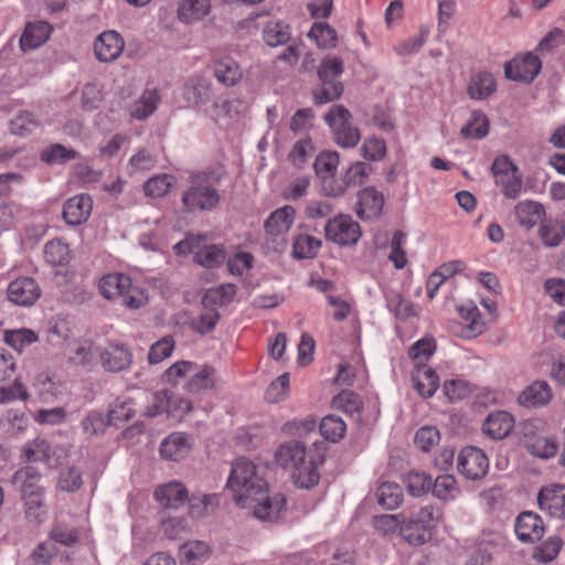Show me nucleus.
<instances>
[{"label":"nucleus","mask_w":565,"mask_h":565,"mask_svg":"<svg viewBox=\"0 0 565 565\" xmlns=\"http://www.w3.org/2000/svg\"><path fill=\"white\" fill-rule=\"evenodd\" d=\"M226 487L233 493L236 505L245 508L250 499H257V495L264 494L267 482L252 460L241 457L232 463Z\"/></svg>","instance_id":"f257e3e1"},{"label":"nucleus","mask_w":565,"mask_h":565,"mask_svg":"<svg viewBox=\"0 0 565 565\" xmlns=\"http://www.w3.org/2000/svg\"><path fill=\"white\" fill-rule=\"evenodd\" d=\"M102 296L109 300H120L130 309H138L146 305L148 296L143 289L134 286L131 278L121 273L104 275L98 282Z\"/></svg>","instance_id":"f03ea898"},{"label":"nucleus","mask_w":565,"mask_h":565,"mask_svg":"<svg viewBox=\"0 0 565 565\" xmlns=\"http://www.w3.org/2000/svg\"><path fill=\"white\" fill-rule=\"evenodd\" d=\"M220 179L212 173H203L192 179L191 186L183 193L182 203L188 212L212 211L220 202L216 189Z\"/></svg>","instance_id":"7ed1b4c3"},{"label":"nucleus","mask_w":565,"mask_h":565,"mask_svg":"<svg viewBox=\"0 0 565 565\" xmlns=\"http://www.w3.org/2000/svg\"><path fill=\"white\" fill-rule=\"evenodd\" d=\"M344 71L342 58L326 56L318 68L320 85L313 89L315 103L327 104L338 99L343 93V85L339 79Z\"/></svg>","instance_id":"20e7f679"},{"label":"nucleus","mask_w":565,"mask_h":565,"mask_svg":"<svg viewBox=\"0 0 565 565\" xmlns=\"http://www.w3.org/2000/svg\"><path fill=\"white\" fill-rule=\"evenodd\" d=\"M441 519V512L433 504L425 505L409 520L403 522L401 535L411 545L419 546L428 542Z\"/></svg>","instance_id":"39448f33"},{"label":"nucleus","mask_w":565,"mask_h":565,"mask_svg":"<svg viewBox=\"0 0 565 565\" xmlns=\"http://www.w3.org/2000/svg\"><path fill=\"white\" fill-rule=\"evenodd\" d=\"M324 121L330 127L334 142L341 148H354L361 132L352 122L351 113L343 105H333L324 115Z\"/></svg>","instance_id":"423d86ee"},{"label":"nucleus","mask_w":565,"mask_h":565,"mask_svg":"<svg viewBox=\"0 0 565 565\" xmlns=\"http://www.w3.org/2000/svg\"><path fill=\"white\" fill-rule=\"evenodd\" d=\"M324 232L326 238L339 246H353L362 236L360 224L345 214L329 220Z\"/></svg>","instance_id":"0eeeda50"},{"label":"nucleus","mask_w":565,"mask_h":565,"mask_svg":"<svg viewBox=\"0 0 565 565\" xmlns=\"http://www.w3.org/2000/svg\"><path fill=\"white\" fill-rule=\"evenodd\" d=\"M296 211L290 205H285L273 212L265 222L267 241L274 244V249L279 250L287 244V234L294 223Z\"/></svg>","instance_id":"6e6552de"},{"label":"nucleus","mask_w":565,"mask_h":565,"mask_svg":"<svg viewBox=\"0 0 565 565\" xmlns=\"http://www.w3.org/2000/svg\"><path fill=\"white\" fill-rule=\"evenodd\" d=\"M457 469L466 479L480 480L488 473L489 459L480 448L465 447L458 455Z\"/></svg>","instance_id":"1a4fd4ad"},{"label":"nucleus","mask_w":565,"mask_h":565,"mask_svg":"<svg viewBox=\"0 0 565 565\" xmlns=\"http://www.w3.org/2000/svg\"><path fill=\"white\" fill-rule=\"evenodd\" d=\"M542 62L537 55L532 52H526L518 55L504 65V73L507 78L531 83L540 73Z\"/></svg>","instance_id":"9d476101"},{"label":"nucleus","mask_w":565,"mask_h":565,"mask_svg":"<svg viewBox=\"0 0 565 565\" xmlns=\"http://www.w3.org/2000/svg\"><path fill=\"white\" fill-rule=\"evenodd\" d=\"M41 288L32 277L22 276L10 281L7 288L8 300L17 306L29 307L41 297Z\"/></svg>","instance_id":"9b49d317"},{"label":"nucleus","mask_w":565,"mask_h":565,"mask_svg":"<svg viewBox=\"0 0 565 565\" xmlns=\"http://www.w3.org/2000/svg\"><path fill=\"white\" fill-rule=\"evenodd\" d=\"M285 505V497L281 493L268 494L267 488L263 495H257V499H250L247 509H253V513L258 520L275 522L279 519Z\"/></svg>","instance_id":"f8f14e48"},{"label":"nucleus","mask_w":565,"mask_h":565,"mask_svg":"<svg viewBox=\"0 0 565 565\" xmlns=\"http://www.w3.org/2000/svg\"><path fill=\"white\" fill-rule=\"evenodd\" d=\"M384 203V194L373 186H367L359 191L354 212L362 221L376 220L382 214Z\"/></svg>","instance_id":"ddd939ff"},{"label":"nucleus","mask_w":565,"mask_h":565,"mask_svg":"<svg viewBox=\"0 0 565 565\" xmlns=\"http://www.w3.org/2000/svg\"><path fill=\"white\" fill-rule=\"evenodd\" d=\"M540 509L551 518L565 519V484L543 487L537 495Z\"/></svg>","instance_id":"4468645a"},{"label":"nucleus","mask_w":565,"mask_h":565,"mask_svg":"<svg viewBox=\"0 0 565 565\" xmlns=\"http://www.w3.org/2000/svg\"><path fill=\"white\" fill-rule=\"evenodd\" d=\"M212 68L216 81L226 87L236 86L243 79L241 65L228 55L215 56L212 61Z\"/></svg>","instance_id":"2eb2a0df"},{"label":"nucleus","mask_w":565,"mask_h":565,"mask_svg":"<svg viewBox=\"0 0 565 565\" xmlns=\"http://www.w3.org/2000/svg\"><path fill=\"white\" fill-rule=\"evenodd\" d=\"M124 47V39L116 31H105L94 42V52L97 60L105 63L117 60Z\"/></svg>","instance_id":"dca6fc26"},{"label":"nucleus","mask_w":565,"mask_h":565,"mask_svg":"<svg viewBox=\"0 0 565 565\" xmlns=\"http://www.w3.org/2000/svg\"><path fill=\"white\" fill-rule=\"evenodd\" d=\"M44 489L26 486L23 489V507L25 519L35 524L42 523L46 518Z\"/></svg>","instance_id":"f3484780"},{"label":"nucleus","mask_w":565,"mask_h":565,"mask_svg":"<svg viewBox=\"0 0 565 565\" xmlns=\"http://www.w3.org/2000/svg\"><path fill=\"white\" fill-rule=\"evenodd\" d=\"M212 89L213 85L209 78L194 74L184 83L183 98L188 106L203 105L210 100Z\"/></svg>","instance_id":"a211bd4d"},{"label":"nucleus","mask_w":565,"mask_h":565,"mask_svg":"<svg viewBox=\"0 0 565 565\" xmlns=\"http://www.w3.org/2000/svg\"><path fill=\"white\" fill-rule=\"evenodd\" d=\"M92 211V198L88 194H77L64 203L63 217L70 225H81L88 220Z\"/></svg>","instance_id":"6ab92c4d"},{"label":"nucleus","mask_w":565,"mask_h":565,"mask_svg":"<svg viewBox=\"0 0 565 565\" xmlns=\"http://www.w3.org/2000/svg\"><path fill=\"white\" fill-rule=\"evenodd\" d=\"M518 539L524 543L539 541L544 534V523L541 516L534 512H522L514 526Z\"/></svg>","instance_id":"aec40b11"},{"label":"nucleus","mask_w":565,"mask_h":565,"mask_svg":"<svg viewBox=\"0 0 565 565\" xmlns=\"http://www.w3.org/2000/svg\"><path fill=\"white\" fill-rule=\"evenodd\" d=\"M153 497L163 508H178L189 499L186 488L182 482L170 481L156 488Z\"/></svg>","instance_id":"412c9836"},{"label":"nucleus","mask_w":565,"mask_h":565,"mask_svg":"<svg viewBox=\"0 0 565 565\" xmlns=\"http://www.w3.org/2000/svg\"><path fill=\"white\" fill-rule=\"evenodd\" d=\"M275 460L278 466L292 472L306 460V448L297 440L284 443L276 450Z\"/></svg>","instance_id":"4be33fe9"},{"label":"nucleus","mask_w":565,"mask_h":565,"mask_svg":"<svg viewBox=\"0 0 565 565\" xmlns=\"http://www.w3.org/2000/svg\"><path fill=\"white\" fill-rule=\"evenodd\" d=\"M514 428V418L504 411L488 415L482 424V431L492 439L505 438Z\"/></svg>","instance_id":"5701e85b"},{"label":"nucleus","mask_w":565,"mask_h":565,"mask_svg":"<svg viewBox=\"0 0 565 565\" xmlns=\"http://www.w3.org/2000/svg\"><path fill=\"white\" fill-rule=\"evenodd\" d=\"M212 554L210 544L202 540H190L179 547L178 557L181 565H201Z\"/></svg>","instance_id":"b1692460"},{"label":"nucleus","mask_w":565,"mask_h":565,"mask_svg":"<svg viewBox=\"0 0 565 565\" xmlns=\"http://www.w3.org/2000/svg\"><path fill=\"white\" fill-rule=\"evenodd\" d=\"M100 360L107 371L119 372L131 364L132 354L126 345L111 343L100 353Z\"/></svg>","instance_id":"393cba45"},{"label":"nucleus","mask_w":565,"mask_h":565,"mask_svg":"<svg viewBox=\"0 0 565 565\" xmlns=\"http://www.w3.org/2000/svg\"><path fill=\"white\" fill-rule=\"evenodd\" d=\"M191 445L183 433H172L160 445L161 457L171 461L182 460L189 455Z\"/></svg>","instance_id":"a878e982"},{"label":"nucleus","mask_w":565,"mask_h":565,"mask_svg":"<svg viewBox=\"0 0 565 565\" xmlns=\"http://www.w3.org/2000/svg\"><path fill=\"white\" fill-rule=\"evenodd\" d=\"M552 399V390L547 382L535 381L525 387L518 397L520 405L524 407L544 406Z\"/></svg>","instance_id":"bb28decb"},{"label":"nucleus","mask_w":565,"mask_h":565,"mask_svg":"<svg viewBox=\"0 0 565 565\" xmlns=\"http://www.w3.org/2000/svg\"><path fill=\"white\" fill-rule=\"evenodd\" d=\"M52 32L49 22L38 21L26 24L24 32L20 39V46L23 51L33 50L44 44Z\"/></svg>","instance_id":"cd10ccee"},{"label":"nucleus","mask_w":565,"mask_h":565,"mask_svg":"<svg viewBox=\"0 0 565 565\" xmlns=\"http://www.w3.org/2000/svg\"><path fill=\"white\" fill-rule=\"evenodd\" d=\"M415 390L422 397H430L439 387V377L435 370L427 365H416L412 374Z\"/></svg>","instance_id":"c85d7f7f"},{"label":"nucleus","mask_w":565,"mask_h":565,"mask_svg":"<svg viewBox=\"0 0 565 565\" xmlns=\"http://www.w3.org/2000/svg\"><path fill=\"white\" fill-rule=\"evenodd\" d=\"M458 312L463 321V337L475 338L484 331V321L481 317L478 307L475 303L469 302L459 306Z\"/></svg>","instance_id":"c756f323"},{"label":"nucleus","mask_w":565,"mask_h":565,"mask_svg":"<svg viewBox=\"0 0 565 565\" xmlns=\"http://www.w3.org/2000/svg\"><path fill=\"white\" fill-rule=\"evenodd\" d=\"M497 84L489 72H478L470 77L467 94L470 98L482 100L495 92Z\"/></svg>","instance_id":"7c9ffc66"},{"label":"nucleus","mask_w":565,"mask_h":565,"mask_svg":"<svg viewBox=\"0 0 565 565\" xmlns=\"http://www.w3.org/2000/svg\"><path fill=\"white\" fill-rule=\"evenodd\" d=\"M210 11V0H180L178 18L183 23H192L204 19Z\"/></svg>","instance_id":"2f4dec72"},{"label":"nucleus","mask_w":565,"mask_h":565,"mask_svg":"<svg viewBox=\"0 0 565 565\" xmlns=\"http://www.w3.org/2000/svg\"><path fill=\"white\" fill-rule=\"evenodd\" d=\"M514 214L521 226L531 228L543 220L545 210L537 202L522 201L515 205Z\"/></svg>","instance_id":"473e14b6"},{"label":"nucleus","mask_w":565,"mask_h":565,"mask_svg":"<svg viewBox=\"0 0 565 565\" xmlns=\"http://www.w3.org/2000/svg\"><path fill=\"white\" fill-rule=\"evenodd\" d=\"M290 38V26L280 20H269L263 29V39L268 46L284 45Z\"/></svg>","instance_id":"72a5a7b5"},{"label":"nucleus","mask_w":565,"mask_h":565,"mask_svg":"<svg viewBox=\"0 0 565 565\" xmlns=\"http://www.w3.org/2000/svg\"><path fill=\"white\" fill-rule=\"evenodd\" d=\"M291 477L298 488L310 489L318 484L320 472L313 460H305L292 472Z\"/></svg>","instance_id":"f704fd0d"},{"label":"nucleus","mask_w":565,"mask_h":565,"mask_svg":"<svg viewBox=\"0 0 565 565\" xmlns=\"http://www.w3.org/2000/svg\"><path fill=\"white\" fill-rule=\"evenodd\" d=\"M430 490L434 497L443 501L455 500L460 493L457 480L452 475L438 476L435 482H431Z\"/></svg>","instance_id":"c9c22d12"},{"label":"nucleus","mask_w":565,"mask_h":565,"mask_svg":"<svg viewBox=\"0 0 565 565\" xmlns=\"http://www.w3.org/2000/svg\"><path fill=\"white\" fill-rule=\"evenodd\" d=\"M377 503L386 509L394 510L399 507L403 501L402 488L395 482H383L376 492Z\"/></svg>","instance_id":"e433bc0d"},{"label":"nucleus","mask_w":565,"mask_h":565,"mask_svg":"<svg viewBox=\"0 0 565 565\" xmlns=\"http://www.w3.org/2000/svg\"><path fill=\"white\" fill-rule=\"evenodd\" d=\"M461 135L467 139H481L489 132L488 117L479 110L471 114L468 121L461 128Z\"/></svg>","instance_id":"4c0bfd02"},{"label":"nucleus","mask_w":565,"mask_h":565,"mask_svg":"<svg viewBox=\"0 0 565 565\" xmlns=\"http://www.w3.org/2000/svg\"><path fill=\"white\" fill-rule=\"evenodd\" d=\"M160 96L157 89H146L131 109V116L137 119H146L152 115L159 104Z\"/></svg>","instance_id":"58836bf2"},{"label":"nucleus","mask_w":565,"mask_h":565,"mask_svg":"<svg viewBox=\"0 0 565 565\" xmlns=\"http://www.w3.org/2000/svg\"><path fill=\"white\" fill-rule=\"evenodd\" d=\"M308 36L315 41L320 49L334 47L338 42L337 31L331 25L323 22L313 23Z\"/></svg>","instance_id":"ea45409f"},{"label":"nucleus","mask_w":565,"mask_h":565,"mask_svg":"<svg viewBox=\"0 0 565 565\" xmlns=\"http://www.w3.org/2000/svg\"><path fill=\"white\" fill-rule=\"evenodd\" d=\"M404 483L411 495L422 497L431 489V477L424 471L412 470L405 476Z\"/></svg>","instance_id":"a19ab883"},{"label":"nucleus","mask_w":565,"mask_h":565,"mask_svg":"<svg viewBox=\"0 0 565 565\" xmlns=\"http://www.w3.org/2000/svg\"><path fill=\"white\" fill-rule=\"evenodd\" d=\"M319 428L324 439L337 443L344 437L347 424L339 416L328 415L322 418Z\"/></svg>","instance_id":"79ce46f5"},{"label":"nucleus","mask_w":565,"mask_h":565,"mask_svg":"<svg viewBox=\"0 0 565 565\" xmlns=\"http://www.w3.org/2000/svg\"><path fill=\"white\" fill-rule=\"evenodd\" d=\"M294 256L299 259L313 258L320 247L321 241L308 234L298 235L294 241Z\"/></svg>","instance_id":"37998d69"},{"label":"nucleus","mask_w":565,"mask_h":565,"mask_svg":"<svg viewBox=\"0 0 565 565\" xmlns=\"http://www.w3.org/2000/svg\"><path fill=\"white\" fill-rule=\"evenodd\" d=\"M50 451L51 447L46 440L34 439L23 446L21 458L25 462L45 461L50 458Z\"/></svg>","instance_id":"c03bdc74"},{"label":"nucleus","mask_w":565,"mask_h":565,"mask_svg":"<svg viewBox=\"0 0 565 565\" xmlns=\"http://www.w3.org/2000/svg\"><path fill=\"white\" fill-rule=\"evenodd\" d=\"M215 382V370L212 366L204 365L188 382L186 388L190 393H200L213 388Z\"/></svg>","instance_id":"a18cd8bd"},{"label":"nucleus","mask_w":565,"mask_h":565,"mask_svg":"<svg viewBox=\"0 0 565 565\" xmlns=\"http://www.w3.org/2000/svg\"><path fill=\"white\" fill-rule=\"evenodd\" d=\"M332 406L343 413L353 415L362 411L363 403L359 394L344 390L333 397Z\"/></svg>","instance_id":"49530a36"},{"label":"nucleus","mask_w":565,"mask_h":565,"mask_svg":"<svg viewBox=\"0 0 565 565\" xmlns=\"http://www.w3.org/2000/svg\"><path fill=\"white\" fill-rule=\"evenodd\" d=\"M194 259L204 267L214 268L225 260V253L224 249L217 245L204 246L202 249L194 253Z\"/></svg>","instance_id":"de8ad7c7"},{"label":"nucleus","mask_w":565,"mask_h":565,"mask_svg":"<svg viewBox=\"0 0 565 565\" xmlns=\"http://www.w3.org/2000/svg\"><path fill=\"white\" fill-rule=\"evenodd\" d=\"M4 342L17 351H22L26 345L38 341V335L30 329L7 330Z\"/></svg>","instance_id":"09e8293b"},{"label":"nucleus","mask_w":565,"mask_h":565,"mask_svg":"<svg viewBox=\"0 0 565 565\" xmlns=\"http://www.w3.org/2000/svg\"><path fill=\"white\" fill-rule=\"evenodd\" d=\"M190 502V513L193 516L200 518L212 512L218 504V497L215 493L211 494H193Z\"/></svg>","instance_id":"8fccbe9b"},{"label":"nucleus","mask_w":565,"mask_h":565,"mask_svg":"<svg viewBox=\"0 0 565 565\" xmlns=\"http://www.w3.org/2000/svg\"><path fill=\"white\" fill-rule=\"evenodd\" d=\"M540 236L545 245L554 247L564 238L565 228L559 222L547 220L540 227Z\"/></svg>","instance_id":"3c124183"},{"label":"nucleus","mask_w":565,"mask_h":565,"mask_svg":"<svg viewBox=\"0 0 565 565\" xmlns=\"http://www.w3.org/2000/svg\"><path fill=\"white\" fill-rule=\"evenodd\" d=\"M443 390L445 395L454 402L469 397L473 392V385L463 379H455L446 381Z\"/></svg>","instance_id":"603ef678"},{"label":"nucleus","mask_w":565,"mask_h":565,"mask_svg":"<svg viewBox=\"0 0 565 565\" xmlns=\"http://www.w3.org/2000/svg\"><path fill=\"white\" fill-rule=\"evenodd\" d=\"M82 472L76 467H67L60 471L57 489L64 492H75L82 487Z\"/></svg>","instance_id":"864d4df0"},{"label":"nucleus","mask_w":565,"mask_h":565,"mask_svg":"<svg viewBox=\"0 0 565 565\" xmlns=\"http://www.w3.org/2000/svg\"><path fill=\"white\" fill-rule=\"evenodd\" d=\"M436 343L433 338H423L416 341L408 350V356L416 362V365H424L435 352Z\"/></svg>","instance_id":"5fc2aeb1"},{"label":"nucleus","mask_w":565,"mask_h":565,"mask_svg":"<svg viewBox=\"0 0 565 565\" xmlns=\"http://www.w3.org/2000/svg\"><path fill=\"white\" fill-rule=\"evenodd\" d=\"M561 548L562 540L557 536H552L535 547L533 557L537 562L550 563L556 558Z\"/></svg>","instance_id":"6e6d98bb"},{"label":"nucleus","mask_w":565,"mask_h":565,"mask_svg":"<svg viewBox=\"0 0 565 565\" xmlns=\"http://www.w3.org/2000/svg\"><path fill=\"white\" fill-rule=\"evenodd\" d=\"M406 235L402 231H396L391 241V253L388 259L394 264L396 269H403L407 264L406 252L403 248Z\"/></svg>","instance_id":"4d7b16f0"},{"label":"nucleus","mask_w":565,"mask_h":565,"mask_svg":"<svg viewBox=\"0 0 565 565\" xmlns=\"http://www.w3.org/2000/svg\"><path fill=\"white\" fill-rule=\"evenodd\" d=\"M28 398V388L20 377H17L10 385L0 387V404L26 401Z\"/></svg>","instance_id":"13d9d810"},{"label":"nucleus","mask_w":565,"mask_h":565,"mask_svg":"<svg viewBox=\"0 0 565 565\" xmlns=\"http://www.w3.org/2000/svg\"><path fill=\"white\" fill-rule=\"evenodd\" d=\"M174 345L175 343L171 335L163 337L153 343L148 353L149 363L157 364L169 358L174 350Z\"/></svg>","instance_id":"bf43d9fd"},{"label":"nucleus","mask_w":565,"mask_h":565,"mask_svg":"<svg viewBox=\"0 0 565 565\" xmlns=\"http://www.w3.org/2000/svg\"><path fill=\"white\" fill-rule=\"evenodd\" d=\"M77 157V152L73 149H67L60 143H54L41 152L42 161L46 163L66 162Z\"/></svg>","instance_id":"052dcab7"},{"label":"nucleus","mask_w":565,"mask_h":565,"mask_svg":"<svg viewBox=\"0 0 565 565\" xmlns=\"http://www.w3.org/2000/svg\"><path fill=\"white\" fill-rule=\"evenodd\" d=\"M172 402V393L169 391H159L152 395L150 404L146 407V416L156 417L163 413L169 415V407Z\"/></svg>","instance_id":"680f3d73"},{"label":"nucleus","mask_w":565,"mask_h":565,"mask_svg":"<svg viewBox=\"0 0 565 565\" xmlns=\"http://www.w3.org/2000/svg\"><path fill=\"white\" fill-rule=\"evenodd\" d=\"M529 451L540 458H551L556 455L558 445L552 437H537L529 446Z\"/></svg>","instance_id":"e2e57ef3"},{"label":"nucleus","mask_w":565,"mask_h":565,"mask_svg":"<svg viewBox=\"0 0 565 565\" xmlns=\"http://www.w3.org/2000/svg\"><path fill=\"white\" fill-rule=\"evenodd\" d=\"M172 181L173 178L168 174L153 177L145 183V193L148 196L161 198L169 192Z\"/></svg>","instance_id":"0e129e2a"},{"label":"nucleus","mask_w":565,"mask_h":565,"mask_svg":"<svg viewBox=\"0 0 565 565\" xmlns=\"http://www.w3.org/2000/svg\"><path fill=\"white\" fill-rule=\"evenodd\" d=\"M440 440V433L434 426L420 427L416 434L414 441L423 451H429L433 447L438 445Z\"/></svg>","instance_id":"69168bd1"},{"label":"nucleus","mask_w":565,"mask_h":565,"mask_svg":"<svg viewBox=\"0 0 565 565\" xmlns=\"http://www.w3.org/2000/svg\"><path fill=\"white\" fill-rule=\"evenodd\" d=\"M68 253V246L61 241H51L44 247L45 259L52 265H64Z\"/></svg>","instance_id":"338daca9"},{"label":"nucleus","mask_w":565,"mask_h":565,"mask_svg":"<svg viewBox=\"0 0 565 565\" xmlns=\"http://www.w3.org/2000/svg\"><path fill=\"white\" fill-rule=\"evenodd\" d=\"M38 126L39 121L30 111H22L10 122V129L12 134L19 136H25L32 132Z\"/></svg>","instance_id":"774afa93"}]
</instances>
